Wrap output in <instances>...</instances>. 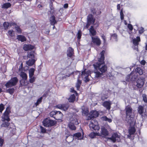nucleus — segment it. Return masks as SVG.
I'll return each instance as SVG.
<instances>
[{"label": "nucleus", "instance_id": "obj_1", "mask_svg": "<svg viewBox=\"0 0 147 147\" xmlns=\"http://www.w3.org/2000/svg\"><path fill=\"white\" fill-rule=\"evenodd\" d=\"M105 51L103 50L100 53V57L98 59V62L93 64L94 68L96 70L94 72L96 78L101 77L102 74L107 71V66L105 65L104 61Z\"/></svg>", "mask_w": 147, "mask_h": 147}, {"label": "nucleus", "instance_id": "obj_2", "mask_svg": "<svg viewBox=\"0 0 147 147\" xmlns=\"http://www.w3.org/2000/svg\"><path fill=\"white\" fill-rule=\"evenodd\" d=\"M125 110L126 114V121L130 126H134L136 123L134 118L131 117L132 112V109L130 106L128 105L126 107Z\"/></svg>", "mask_w": 147, "mask_h": 147}, {"label": "nucleus", "instance_id": "obj_3", "mask_svg": "<svg viewBox=\"0 0 147 147\" xmlns=\"http://www.w3.org/2000/svg\"><path fill=\"white\" fill-rule=\"evenodd\" d=\"M78 116L73 115L70 119V122L68 124V127L70 129L72 130H75L76 129V127L75 125H78L79 124L78 121Z\"/></svg>", "mask_w": 147, "mask_h": 147}, {"label": "nucleus", "instance_id": "obj_4", "mask_svg": "<svg viewBox=\"0 0 147 147\" xmlns=\"http://www.w3.org/2000/svg\"><path fill=\"white\" fill-rule=\"evenodd\" d=\"M18 81V80L16 77L12 78L5 84V86L7 88H11L16 86Z\"/></svg>", "mask_w": 147, "mask_h": 147}, {"label": "nucleus", "instance_id": "obj_5", "mask_svg": "<svg viewBox=\"0 0 147 147\" xmlns=\"http://www.w3.org/2000/svg\"><path fill=\"white\" fill-rule=\"evenodd\" d=\"M137 77L138 74L136 72H132L126 77V80L128 82L135 81Z\"/></svg>", "mask_w": 147, "mask_h": 147}, {"label": "nucleus", "instance_id": "obj_6", "mask_svg": "<svg viewBox=\"0 0 147 147\" xmlns=\"http://www.w3.org/2000/svg\"><path fill=\"white\" fill-rule=\"evenodd\" d=\"M89 126L92 130H98L100 128L97 122L95 120H92L90 122Z\"/></svg>", "mask_w": 147, "mask_h": 147}, {"label": "nucleus", "instance_id": "obj_7", "mask_svg": "<svg viewBox=\"0 0 147 147\" xmlns=\"http://www.w3.org/2000/svg\"><path fill=\"white\" fill-rule=\"evenodd\" d=\"M44 125L46 127H49L54 125L55 124L54 121L48 119H45L43 122Z\"/></svg>", "mask_w": 147, "mask_h": 147}, {"label": "nucleus", "instance_id": "obj_8", "mask_svg": "<svg viewBox=\"0 0 147 147\" xmlns=\"http://www.w3.org/2000/svg\"><path fill=\"white\" fill-rule=\"evenodd\" d=\"M145 81V78L141 77L137 81V87L139 88H141L142 87L144 84Z\"/></svg>", "mask_w": 147, "mask_h": 147}, {"label": "nucleus", "instance_id": "obj_9", "mask_svg": "<svg viewBox=\"0 0 147 147\" xmlns=\"http://www.w3.org/2000/svg\"><path fill=\"white\" fill-rule=\"evenodd\" d=\"M90 74V71H84L82 72L81 74L82 77L83 78L85 79L84 81L86 82H88L89 80L88 78V76Z\"/></svg>", "mask_w": 147, "mask_h": 147}, {"label": "nucleus", "instance_id": "obj_10", "mask_svg": "<svg viewBox=\"0 0 147 147\" xmlns=\"http://www.w3.org/2000/svg\"><path fill=\"white\" fill-rule=\"evenodd\" d=\"M10 112V111L9 110H6V111L4 113L2 116V121H10V119L9 117Z\"/></svg>", "mask_w": 147, "mask_h": 147}, {"label": "nucleus", "instance_id": "obj_11", "mask_svg": "<svg viewBox=\"0 0 147 147\" xmlns=\"http://www.w3.org/2000/svg\"><path fill=\"white\" fill-rule=\"evenodd\" d=\"M119 136L117 133L113 134L111 137L107 138L108 140H111L113 142H115L116 141H119Z\"/></svg>", "mask_w": 147, "mask_h": 147}, {"label": "nucleus", "instance_id": "obj_12", "mask_svg": "<svg viewBox=\"0 0 147 147\" xmlns=\"http://www.w3.org/2000/svg\"><path fill=\"white\" fill-rule=\"evenodd\" d=\"M92 41L93 43L97 46H100L101 43L100 39L97 36L92 37Z\"/></svg>", "mask_w": 147, "mask_h": 147}, {"label": "nucleus", "instance_id": "obj_13", "mask_svg": "<svg viewBox=\"0 0 147 147\" xmlns=\"http://www.w3.org/2000/svg\"><path fill=\"white\" fill-rule=\"evenodd\" d=\"M56 107L64 111H66L68 108L69 105L67 104H59L57 105Z\"/></svg>", "mask_w": 147, "mask_h": 147}, {"label": "nucleus", "instance_id": "obj_14", "mask_svg": "<svg viewBox=\"0 0 147 147\" xmlns=\"http://www.w3.org/2000/svg\"><path fill=\"white\" fill-rule=\"evenodd\" d=\"M98 115V113L96 111H92L90 112L88 117L90 119H91L97 117Z\"/></svg>", "mask_w": 147, "mask_h": 147}, {"label": "nucleus", "instance_id": "obj_15", "mask_svg": "<svg viewBox=\"0 0 147 147\" xmlns=\"http://www.w3.org/2000/svg\"><path fill=\"white\" fill-rule=\"evenodd\" d=\"M95 19L94 18L93 16L91 14H89L87 18V22L88 24H93L94 23Z\"/></svg>", "mask_w": 147, "mask_h": 147}, {"label": "nucleus", "instance_id": "obj_16", "mask_svg": "<svg viewBox=\"0 0 147 147\" xmlns=\"http://www.w3.org/2000/svg\"><path fill=\"white\" fill-rule=\"evenodd\" d=\"M56 112L55 119L57 120H61L63 117V114L60 111H57Z\"/></svg>", "mask_w": 147, "mask_h": 147}, {"label": "nucleus", "instance_id": "obj_17", "mask_svg": "<svg viewBox=\"0 0 147 147\" xmlns=\"http://www.w3.org/2000/svg\"><path fill=\"white\" fill-rule=\"evenodd\" d=\"M36 53L34 51H31L28 52L27 57L31 59H33L35 58H37L36 56L35 55Z\"/></svg>", "mask_w": 147, "mask_h": 147}, {"label": "nucleus", "instance_id": "obj_18", "mask_svg": "<svg viewBox=\"0 0 147 147\" xmlns=\"http://www.w3.org/2000/svg\"><path fill=\"white\" fill-rule=\"evenodd\" d=\"M135 132V128L134 127H131L129 129L128 132L129 134L127 135V137L129 138H131V135L134 134Z\"/></svg>", "mask_w": 147, "mask_h": 147}, {"label": "nucleus", "instance_id": "obj_19", "mask_svg": "<svg viewBox=\"0 0 147 147\" xmlns=\"http://www.w3.org/2000/svg\"><path fill=\"white\" fill-rule=\"evenodd\" d=\"M111 102L105 101L102 103V105L108 110H109L111 108Z\"/></svg>", "mask_w": 147, "mask_h": 147}, {"label": "nucleus", "instance_id": "obj_20", "mask_svg": "<svg viewBox=\"0 0 147 147\" xmlns=\"http://www.w3.org/2000/svg\"><path fill=\"white\" fill-rule=\"evenodd\" d=\"M37 60V58L30 59L26 61V64L29 66H31L34 64Z\"/></svg>", "mask_w": 147, "mask_h": 147}, {"label": "nucleus", "instance_id": "obj_21", "mask_svg": "<svg viewBox=\"0 0 147 147\" xmlns=\"http://www.w3.org/2000/svg\"><path fill=\"white\" fill-rule=\"evenodd\" d=\"M100 133L101 134L104 136H107L109 135V132L104 127H102L101 128Z\"/></svg>", "mask_w": 147, "mask_h": 147}, {"label": "nucleus", "instance_id": "obj_22", "mask_svg": "<svg viewBox=\"0 0 147 147\" xmlns=\"http://www.w3.org/2000/svg\"><path fill=\"white\" fill-rule=\"evenodd\" d=\"M34 48V47L30 45H25L23 47L24 50L26 51L32 50Z\"/></svg>", "mask_w": 147, "mask_h": 147}, {"label": "nucleus", "instance_id": "obj_23", "mask_svg": "<svg viewBox=\"0 0 147 147\" xmlns=\"http://www.w3.org/2000/svg\"><path fill=\"white\" fill-rule=\"evenodd\" d=\"M74 54V49L71 47H69L67 51V55L69 57H71Z\"/></svg>", "mask_w": 147, "mask_h": 147}, {"label": "nucleus", "instance_id": "obj_24", "mask_svg": "<svg viewBox=\"0 0 147 147\" xmlns=\"http://www.w3.org/2000/svg\"><path fill=\"white\" fill-rule=\"evenodd\" d=\"M89 32L91 35L92 36H94L96 35V32L94 29L93 26H92L89 29Z\"/></svg>", "mask_w": 147, "mask_h": 147}, {"label": "nucleus", "instance_id": "obj_25", "mask_svg": "<svg viewBox=\"0 0 147 147\" xmlns=\"http://www.w3.org/2000/svg\"><path fill=\"white\" fill-rule=\"evenodd\" d=\"M132 41L134 45H138L139 42L140 41V37L138 36L136 38V39H133Z\"/></svg>", "mask_w": 147, "mask_h": 147}, {"label": "nucleus", "instance_id": "obj_26", "mask_svg": "<svg viewBox=\"0 0 147 147\" xmlns=\"http://www.w3.org/2000/svg\"><path fill=\"white\" fill-rule=\"evenodd\" d=\"M50 21L51 24L52 25H54L56 23L55 17L53 16H52L50 17Z\"/></svg>", "mask_w": 147, "mask_h": 147}, {"label": "nucleus", "instance_id": "obj_27", "mask_svg": "<svg viewBox=\"0 0 147 147\" xmlns=\"http://www.w3.org/2000/svg\"><path fill=\"white\" fill-rule=\"evenodd\" d=\"M144 107L142 106H139L138 108V112L141 115H142L144 112Z\"/></svg>", "mask_w": 147, "mask_h": 147}, {"label": "nucleus", "instance_id": "obj_28", "mask_svg": "<svg viewBox=\"0 0 147 147\" xmlns=\"http://www.w3.org/2000/svg\"><path fill=\"white\" fill-rule=\"evenodd\" d=\"M17 38L19 40L22 42H24L26 41V38L24 36L19 35L17 36Z\"/></svg>", "mask_w": 147, "mask_h": 147}, {"label": "nucleus", "instance_id": "obj_29", "mask_svg": "<svg viewBox=\"0 0 147 147\" xmlns=\"http://www.w3.org/2000/svg\"><path fill=\"white\" fill-rule=\"evenodd\" d=\"M3 122L1 124V127H7L9 125L10 123L8 121H3Z\"/></svg>", "mask_w": 147, "mask_h": 147}, {"label": "nucleus", "instance_id": "obj_30", "mask_svg": "<svg viewBox=\"0 0 147 147\" xmlns=\"http://www.w3.org/2000/svg\"><path fill=\"white\" fill-rule=\"evenodd\" d=\"M20 76L22 77V79L24 80V81L26 80L27 78V74L24 72H21Z\"/></svg>", "mask_w": 147, "mask_h": 147}, {"label": "nucleus", "instance_id": "obj_31", "mask_svg": "<svg viewBox=\"0 0 147 147\" xmlns=\"http://www.w3.org/2000/svg\"><path fill=\"white\" fill-rule=\"evenodd\" d=\"M82 81L81 80H80L79 78H78L77 80V82L76 84V87L77 88V90H79L80 86L81 84Z\"/></svg>", "mask_w": 147, "mask_h": 147}, {"label": "nucleus", "instance_id": "obj_32", "mask_svg": "<svg viewBox=\"0 0 147 147\" xmlns=\"http://www.w3.org/2000/svg\"><path fill=\"white\" fill-rule=\"evenodd\" d=\"M75 98L76 96L74 94H73L70 96L68 99L69 101V102H73L74 101Z\"/></svg>", "mask_w": 147, "mask_h": 147}, {"label": "nucleus", "instance_id": "obj_33", "mask_svg": "<svg viewBox=\"0 0 147 147\" xmlns=\"http://www.w3.org/2000/svg\"><path fill=\"white\" fill-rule=\"evenodd\" d=\"M11 4L10 3H6L4 4L2 6V8L7 9L11 7Z\"/></svg>", "mask_w": 147, "mask_h": 147}, {"label": "nucleus", "instance_id": "obj_34", "mask_svg": "<svg viewBox=\"0 0 147 147\" xmlns=\"http://www.w3.org/2000/svg\"><path fill=\"white\" fill-rule=\"evenodd\" d=\"M35 69L33 68H31L29 70V77H31L33 76L34 74V72Z\"/></svg>", "mask_w": 147, "mask_h": 147}, {"label": "nucleus", "instance_id": "obj_35", "mask_svg": "<svg viewBox=\"0 0 147 147\" xmlns=\"http://www.w3.org/2000/svg\"><path fill=\"white\" fill-rule=\"evenodd\" d=\"M136 72L138 73L140 75H142L143 74L142 70L140 68L138 67L136 68Z\"/></svg>", "mask_w": 147, "mask_h": 147}, {"label": "nucleus", "instance_id": "obj_36", "mask_svg": "<svg viewBox=\"0 0 147 147\" xmlns=\"http://www.w3.org/2000/svg\"><path fill=\"white\" fill-rule=\"evenodd\" d=\"M113 39V40L117 41V35L115 34H112L111 36V39Z\"/></svg>", "mask_w": 147, "mask_h": 147}, {"label": "nucleus", "instance_id": "obj_37", "mask_svg": "<svg viewBox=\"0 0 147 147\" xmlns=\"http://www.w3.org/2000/svg\"><path fill=\"white\" fill-rule=\"evenodd\" d=\"M14 89L13 88L9 89L6 90V92L9 93L11 94H12L14 92Z\"/></svg>", "mask_w": 147, "mask_h": 147}, {"label": "nucleus", "instance_id": "obj_38", "mask_svg": "<svg viewBox=\"0 0 147 147\" xmlns=\"http://www.w3.org/2000/svg\"><path fill=\"white\" fill-rule=\"evenodd\" d=\"M102 119L103 120L108 122L109 123H111L112 121V120L111 119L109 118L106 117H102Z\"/></svg>", "mask_w": 147, "mask_h": 147}, {"label": "nucleus", "instance_id": "obj_39", "mask_svg": "<svg viewBox=\"0 0 147 147\" xmlns=\"http://www.w3.org/2000/svg\"><path fill=\"white\" fill-rule=\"evenodd\" d=\"M15 28L17 32L19 33H20L21 32V29L17 25H16V26H15Z\"/></svg>", "mask_w": 147, "mask_h": 147}, {"label": "nucleus", "instance_id": "obj_40", "mask_svg": "<svg viewBox=\"0 0 147 147\" xmlns=\"http://www.w3.org/2000/svg\"><path fill=\"white\" fill-rule=\"evenodd\" d=\"M57 111H51L50 112V115L51 117H53L55 118V117L57 113Z\"/></svg>", "mask_w": 147, "mask_h": 147}, {"label": "nucleus", "instance_id": "obj_41", "mask_svg": "<svg viewBox=\"0 0 147 147\" xmlns=\"http://www.w3.org/2000/svg\"><path fill=\"white\" fill-rule=\"evenodd\" d=\"M42 97L38 99L37 101V102L35 103V105L36 106H37L41 102H42Z\"/></svg>", "mask_w": 147, "mask_h": 147}, {"label": "nucleus", "instance_id": "obj_42", "mask_svg": "<svg viewBox=\"0 0 147 147\" xmlns=\"http://www.w3.org/2000/svg\"><path fill=\"white\" fill-rule=\"evenodd\" d=\"M9 23L8 22H5L3 24V26L5 29L8 28L9 26Z\"/></svg>", "mask_w": 147, "mask_h": 147}, {"label": "nucleus", "instance_id": "obj_43", "mask_svg": "<svg viewBox=\"0 0 147 147\" xmlns=\"http://www.w3.org/2000/svg\"><path fill=\"white\" fill-rule=\"evenodd\" d=\"M139 33L140 34H142L144 31V28L141 27L138 30Z\"/></svg>", "mask_w": 147, "mask_h": 147}, {"label": "nucleus", "instance_id": "obj_44", "mask_svg": "<svg viewBox=\"0 0 147 147\" xmlns=\"http://www.w3.org/2000/svg\"><path fill=\"white\" fill-rule=\"evenodd\" d=\"M143 99L144 101L146 103H147V98L145 94L142 95Z\"/></svg>", "mask_w": 147, "mask_h": 147}, {"label": "nucleus", "instance_id": "obj_45", "mask_svg": "<svg viewBox=\"0 0 147 147\" xmlns=\"http://www.w3.org/2000/svg\"><path fill=\"white\" fill-rule=\"evenodd\" d=\"M29 81L30 83H33L35 81V78L34 77H29Z\"/></svg>", "mask_w": 147, "mask_h": 147}, {"label": "nucleus", "instance_id": "obj_46", "mask_svg": "<svg viewBox=\"0 0 147 147\" xmlns=\"http://www.w3.org/2000/svg\"><path fill=\"white\" fill-rule=\"evenodd\" d=\"M52 5V3L50 4V8L51 10V11L50 12L51 14H53L54 12V10L53 9V7Z\"/></svg>", "mask_w": 147, "mask_h": 147}, {"label": "nucleus", "instance_id": "obj_47", "mask_svg": "<svg viewBox=\"0 0 147 147\" xmlns=\"http://www.w3.org/2000/svg\"><path fill=\"white\" fill-rule=\"evenodd\" d=\"M120 14L121 16V20H123L124 18L123 17V10L121 9L120 12Z\"/></svg>", "mask_w": 147, "mask_h": 147}, {"label": "nucleus", "instance_id": "obj_48", "mask_svg": "<svg viewBox=\"0 0 147 147\" xmlns=\"http://www.w3.org/2000/svg\"><path fill=\"white\" fill-rule=\"evenodd\" d=\"M77 36L78 39H80L81 38V32L80 31H78L77 34Z\"/></svg>", "mask_w": 147, "mask_h": 147}, {"label": "nucleus", "instance_id": "obj_49", "mask_svg": "<svg viewBox=\"0 0 147 147\" xmlns=\"http://www.w3.org/2000/svg\"><path fill=\"white\" fill-rule=\"evenodd\" d=\"M4 109V105L2 104L0 105V112H1Z\"/></svg>", "mask_w": 147, "mask_h": 147}, {"label": "nucleus", "instance_id": "obj_50", "mask_svg": "<svg viewBox=\"0 0 147 147\" xmlns=\"http://www.w3.org/2000/svg\"><path fill=\"white\" fill-rule=\"evenodd\" d=\"M40 128L41 130V132L42 133H44L46 131V130L45 128H44L40 126Z\"/></svg>", "mask_w": 147, "mask_h": 147}, {"label": "nucleus", "instance_id": "obj_51", "mask_svg": "<svg viewBox=\"0 0 147 147\" xmlns=\"http://www.w3.org/2000/svg\"><path fill=\"white\" fill-rule=\"evenodd\" d=\"M74 136H76L77 138H79L81 136V134L80 133H78L74 134Z\"/></svg>", "mask_w": 147, "mask_h": 147}, {"label": "nucleus", "instance_id": "obj_52", "mask_svg": "<svg viewBox=\"0 0 147 147\" xmlns=\"http://www.w3.org/2000/svg\"><path fill=\"white\" fill-rule=\"evenodd\" d=\"M128 27L131 30H132L133 29V27L132 25L130 24H128Z\"/></svg>", "mask_w": 147, "mask_h": 147}, {"label": "nucleus", "instance_id": "obj_53", "mask_svg": "<svg viewBox=\"0 0 147 147\" xmlns=\"http://www.w3.org/2000/svg\"><path fill=\"white\" fill-rule=\"evenodd\" d=\"M4 140L0 138V146H2L3 144Z\"/></svg>", "mask_w": 147, "mask_h": 147}, {"label": "nucleus", "instance_id": "obj_54", "mask_svg": "<svg viewBox=\"0 0 147 147\" xmlns=\"http://www.w3.org/2000/svg\"><path fill=\"white\" fill-rule=\"evenodd\" d=\"M138 45H134L133 47V49L134 50H136L137 51H138Z\"/></svg>", "mask_w": 147, "mask_h": 147}, {"label": "nucleus", "instance_id": "obj_55", "mask_svg": "<svg viewBox=\"0 0 147 147\" xmlns=\"http://www.w3.org/2000/svg\"><path fill=\"white\" fill-rule=\"evenodd\" d=\"M9 23V26H15L16 25H17L16 23L14 22H10Z\"/></svg>", "mask_w": 147, "mask_h": 147}, {"label": "nucleus", "instance_id": "obj_56", "mask_svg": "<svg viewBox=\"0 0 147 147\" xmlns=\"http://www.w3.org/2000/svg\"><path fill=\"white\" fill-rule=\"evenodd\" d=\"M102 39L103 40L104 43V44H106V39H105V36H102Z\"/></svg>", "mask_w": 147, "mask_h": 147}, {"label": "nucleus", "instance_id": "obj_57", "mask_svg": "<svg viewBox=\"0 0 147 147\" xmlns=\"http://www.w3.org/2000/svg\"><path fill=\"white\" fill-rule=\"evenodd\" d=\"M22 67H23V64L22 63L19 67V70L20 71H21L22 69Z\"/></svg>", "mask_w": 147, "mask_h": 147}, {"label": "nucleus", "instance_id": "obj_58", "mask_svg": "<svg viewBox=\"0 0 147 147\" xmlns=\"http://www.w3.org/2000/svg\"><path fill=\"white\" fill-rule=\"evenodd\" d=\"M13 31H12V30H9V31L8 32V34H9L11 36H12V33L13 32Z\"/></svg>", "mask_w": 147, "mask_h": 147}, {"label": "nucleus", "instance_id": "obj_59", "mask_svg": "<svg viewBox=\"0 0 147 147\" xmlns=\"http://www.w3.org/2000/svg\"><path fill=\"white\" fill-rule=\"evenodd\" d=\"M68 138L70 139L71 140L69 141L70 142L73 141L74 140L73 137L71 136H69Z\"/></svg>", "mask_w": 147, "mask_h": 147}, {"label": "nucleus", "instance_id": "obj_60", "mask_svg": "<svg viewBox=\"0 0 147 147\" xmlns=\"http://www.w3.org/2000/svg\"><path fill=\"white\" fill-rule=\"evenodd\" d=\"M95 134L94 133H91L90 135V136L92 138H93L94 137V135Z\"/></svg>", "mask_w": 147, "mask_h": 147}, {"label": "nucleus", "instance_id": "obj_61", "mask_svg": "<svg viewBox=\"0 0 147 147\" xmlns=\"http://www.w3.org/2000/svg\"><path fill=\"white\" fill-rule=\"evenodd\" d=\"M70 92L74 93H76V91L74 90L73 88H71L70 90Z\"/></svg>", "mask_w": 147, "mask_h": 147}, {"label": "nucleus", "instance_id": "obj_62", "mask_svg": "<svg viewBox=\"0 0 147 147\" xmlns=\"http://www.w3.org/2000/svg\"><path fill=\"white\" fill-rule=\"evenodd\" d=\"M28 84V83H26L24 81L23 84H21L23 86H26L27 85V84Z\"/></svg>", "mask_w": 147, "mask_h": 147}, {"label": "nucleus", "instance_id": "obj_63", "mask_svg": "<svg viewBox=\"0 0 147 147\" xmlns=\"http://www.w3.org/2000/svg\"><path fill=\"white\" fill-rule=\"evenodd\" d=\"M68 7V4H65L64 5V7L65 8H67Z\"/></svg>", "mask_w": 147, "mask_h": 147}, {"label": "nucleus", "instance_id": "obj_64", "mask_svg": "<svg viewBox=\"0 0 147 147\" xmlns=\"http://www.w3.org/2000/svg\"><path fill=\"white\" fill-rule=\"evenodd\" d=\"M117 9H118V10H119L120 9V5L119 4H118L117 5Z\"/></svg>", "mask_w": 147, "mask_h": 147}]
</instances>
